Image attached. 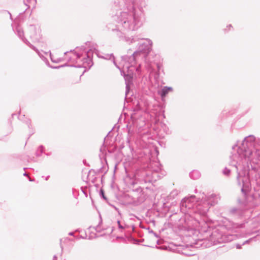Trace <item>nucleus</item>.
<instances>
[{"label": "nucleus", "mask_w": 260, "mask_h": 260, "mask_svg": "<svg viewBox=\"0 0 260 260\" xmlns=\"http://www.w3.org/2000/svg\"><path fill=\"white\" fill-rule=\"evenodd\" d=\"M139 0H111L113 7L117 13L114 17V20L121 25L126 31L137 30L142 25L140 15L142 13L141 10L136 9Z\"/></svg>", "instance_id": "1"}, {"label": "nucleus", "mask_w": 260, "mask_h": 260, "mask_svg": "<svg viewBox=\"0 0 260 260\" xmlns=\"http://www.w3.org/2000/svg\"><path fill=\"white\" fill-rule=\"evenodd\" d=\"M96 44L91 41H87L84 45L80 47H77L76 49L79 52L75 51L74 49L70 50L69 52H73L76 57V59L82 58V64H87L88 69L93 66L92 61L93 52L96 50Z\"/></svg>", "instance_id": "2"}, {"label": "nucleus", "mask_w": 260, "mask_h": 260, "mask_svg": "<svg viewBox=\"0 0 260 260\" xmlns=\"http://www.w3.org/2000/svg\"><path fill=\"white\" fill-rule=\"evenodd\" d=\"M237 164V162L234 160H231L230 162V165L236 168L237 173V180L238 184L239 186H242L241 188V192L242 193L245 199L247 200L249 196V193L251 190V183L248 178H243L245 175V173H244L243 175H242L238 171Z\"/></svg>", "instance_id": "3"}, {"label": "nucleus", "mask_w": 260, "mask_h": 260, "mask_svg": "<svg viewBox=\"0 0 260 260\" xmlns=\"http://www.w3.org/2000/svg\"><path fill=\"white\" fill-rule=\"evenodd\" d=\"M256 138L252 135L244 138L241 143V147H238L237 152L242 153L244 157L249 158L252 155L253 151L251 147L255 145Z\"/></svg>", "instance_id": "4"}, {"label": "nucleus", "mask_w": 260, "mask_h": 260, "mask_svg": "<svg viewBox=\"0 0 260 260\" xmlns=\"http://www.w3.org/2000/svg\"><path fill=\"white\" fill-rule=\"evenodd\" d=\"M210 240L213 245L226 243L232 240V236L224 235L219 233L218 230H215L210 235Z\"/></svg>", "instance_id": "5"}, {"label": "nucleus", "mask_w": 260, "mask_h": 260, "mask_svg": "<svg viewBox=\"0 0 260 260\" xmlns=\"http://www.w3.org/2000/svg\"><path fill=\"white\" fill-rule=\"evenodd\" d=\"M152 42L149 39L144 40V41L137 44L138 48L135 50L140 56L141 54L146 57L152 50Z\"/></svg>", "instance_id": "6"}, {"label": "nucleus", "mask_w": 260, "mask_h": 260, "mask_svg": "<svg viewBox=\"0 0 260 260\" xmlns=\"http://www.w3.org/2000/svg\"><path fill=\"white\" fill-rule=\"evenodd\" d=\"M127 53L128 54L121 56V60L125 62H127L131 67L135 66L139 55L135 50L133 51L132 48L128 49Z\"/></svg>", "instance_id": "7"}, {"label": "nucleus", "mask_w": 260, "mask_h": 260, "mask_svg": "<svg viewBox=\"0 0 260 260\" xmlns=\"http://www.w3.org/2000/svg\"><path fill=\"white\" fill-rule=\"evenodd\" d=\"M30 37L34 42H41L42 35L40 27L34 24H30L28 27Z\"/></svg>", "instance_id": "8"}, {"label": "nucleus", "mask_w": 260, "mask_h": 260, "mask_svg": "<svg viewBox=\"0 0 260 260\" xmlns=\"http://www.w3.org/2000/svg\"><path fill=\"white\" fill-rule=\"evenodd\" d=\"M153 168L152 171V177L156 180V178L159 179L165 175V171L162 170V166L159 162H156L152 164Z\"/></svg>", "instance_id": "9"}, {"label": "nucleus", "mask_w": 260, "mask_h": 260, "mask_svg": "<svg viewBox=\"0 0 260 260\" xmlns=\"http://www.w3.org/2000/svg\"><path fill=\"white\" fill-rule=\"evenodd\" d=\"M127 73H125L123 70H122L120 68V70L121 75L122 76L124 79L125 85H131L133 84V78H134V74L132 72L128 70V67Z\"/></svg>", "instance_id": "10"}, {"label": "nucleus", "mask_w": 260, "mask_h": 260, "mask_svg": "<svg viewBox=\"0 0 260 260\" xmlns=\"http://www.w3.org/2000/svg\"><path fill=\"white\" fill-rule=\"evenodd\" d=\"M202 199L204 200L205 203L210 206H214L218 202L217 196L215 193H212L210 196H206L203 193V196L202 197Z\"/></svg>", "instance_id": "11"}, {"label": "nucleus", "mask_w": 260, "mask_h": 260, "mask_svg": "<svg viewBox=\"0 0 260 260\" xmlns=\"http://www.w3.org/2000/svg\"><path fill=\"white\" fill-rule=\"evenodd\" d=\"M97 47H98V45H96V50L95 51H94L93 53H95L99 58H103V59H107V60H110V59H112V61H113L114 64L115 66V67L117 69H120L119 66H118L117 65V64L116 62L115 58L113 53L106 54L105 55H103V56L100 55H99V51L97 49Z\"/></svg>", "instance_id": "12"}, {"label": "nucleus", "mask_w": 260, "mask_h": 260, "mask_svg": "<svg viewBox=\"0 0 260 260\" xmlns=\"http://www.w3.org/2000/svg\"><path fill=\"white\" fill-rule=\"evenodd\" d=\"M226 229L236 231L237 229L243 228L244 226V223H235L233 221H229L225 225Z\"/></svg>", "instance_id": "13"}, {"label": "nucleus", "mask_w": 260, "mask_h": 260, "mask_svg": "<svg viewBox=\"0 0 260 260\" xmlns=\"http://www.w3.org/2000/svg\"><path fill=\"white\" fill-rule=\"evenodd\" d=\"M173 88L171 86H164L160 90L158 91V94L163 100L169 92H173Z\"/></svg>", "instance_id": "14"}, {"label": "nucleus", "mask_w": 260, "mask_h": 260, "mask_svg": "<svg viewBox=\"0 0 260 260\" xmlns=\"http://www.w3.org/2000/svg\"><path fill=\"white\" fill-rule=\"evenodd\" d=\"M125 237L126 241H128L133 244L139 245L142 242L144 241V239L139 240L136 239L131 233L129 234L125 233Z\"/></svg>", "instance_id": "15"}, {"label": "nucleus", "mask_w": 260, "mask_h": 260, "mask_svg": "<svg viewBox=\"0 0 260 260\" xmlns=\"http://www.w3.org/2000/svg\"><path fill=\"white\" fill-rule=\"evenodd\" d=\"M13 30L24 42V40L26 38L24 37V31L21 27L19 24H17L15 28H13Z\"/></svg>", "instance_id": "16"}, {"label": "nucleus", "mask_w": 260, "mask_h": 260, "mask_svg": "<svg viewBox=\"0 0 260 260\" xmlns=\"http://www.w3.org/2000/svg\"><path fill=\"white\" fill-rule=\"evenodd\" d=\"M18 118L20 120L22 121L23 123H25L27 125L29 129L31 128V120L29 118L25 117V116L24 115L21 116L20 112L19 113V115L18 116Z\"/></svg>", "instance_id": "17"}, {"label": "nucleus", "mask_w": 260, "mask_h": 260, "mask_svg": "<svg viewBox=\"0 0 260 260\" xmlns=\"http://www.w3.org/2000/svg\"><path fill=\"white\" fill-rule=\"evenodd\" d=\"M156 72H155L154 78L157 79L159 77L161 72L164 74V70L162 69V64L161 62H157L156 64Z\"/></svg>", "instance_id": "18"}, {"label": "nucleus", "mask_w": 260, "mask_h": 260, "mask_svg": "<svg viewBox=\"0 0 260 260\" xmlns=\"http://www.w3.org/2000/svg\"><path fill=\"white\" fill-rule=\"evenodd\" d=\"M189 175L191 179L197 180L200 177L201 173L198 170H194L189 173Z\"/></svg>", "instance_id": "19"}, {"label": "nucleus", "mask_w": 260, "mask_h": 260, "mask_svg": "<svg viewBox=\"0 0 260 260\" xmlns=\"http://www.w3.org/2000/svg\"><path fill=\"white\" fill-rule=\"evenodd\" d=\"M125 41L129 42V44H133L138 41L139 40H144L143 38L138 37V36H132L131 38L125 37Z\"/></svg>", "instance_id": "20"}, {"label": "nucleus", "mask_w": 260, "mask_h": 260, "mask_svg": "<svg viewBox=\"0 0 260 260\" xmlns=\"http://www.w3.org/2000/svg\"><path fill=\"white\" fill-rule=\"evenodd\" d=\"M106 166H104V165H103L99 169H98L96 172H95V171L93 169H91L88 172V174L90 173L91 172H93L94 174H96V173H98V174H100V173H102L103 172H105V171L106 170ZM89 176V174H88L87 175V178Z\"/></svg>", "instance_id": "21"}, {"label": "nucleus", "mask_w": 260, "mask_h": 260, "mask_svg": "<svg viewBox=\"0 0 260 260\" xmlns=\"http://www.w3.org/2000/svg\"><path fill=\"white\" fill-rule=\"evenodd\" d=\"M45 149V147L43 145H40L38 147V148H37V150L35 153L37 157L41 156L42 155V154L44 153Z\"/></svg>", "instance_id": "22"}, {"label": "nucleus", "mask_w": 260, "mask_h": 260, "mask_svg": "<svg viewBox=\"0 0 260 260\" xmlns=\"http://www.w3.org/2000/svg\"><path fill=\"white\" fill-rule=\"evenodd\" d=\"M230 213L233 215H240L242 213V212L240 208H233L230 210Z\"/></svg>", "instance_id": "23"}, {"label": "nucleus", "mask_w": 260, "mask_h": 260, "mask_svg": "<svg viewBox=\"0 0 260 260\" xmlns=\"http://www.w3.org/2000/svg\"><path fill=\"white\" fill-rule=\"evenodd\" d=\"M24 43L28 46L30 48H31L33 50H34L37 54L40 53V51L38 50V49L32 45L26 39H25L24 40Z\"/></svg>", "instance_id": "24"}, {"label": "nucleus", "mask_w": 260, "mask_h": 260, "mask_svg": "<svg viewBox=\"0 0 260 260\" xmlns=\"http://www.w3.org/2000/svg\"><path fill=\"white\" fill-rule=\"evenodd\" d=\"M62 66V68L65 67H74L76 68H86V67L84 64H78V65H75V64H69L68 63H66L63 64L61 65Z\"/></svg>", "instance_id": "25"}, {"label": "nucleus", "mask_w": 260, "mask_h": 260, "mask_svg": "<svg viewBox=\"0 0 260 260\" xmlns=\"http://www.w3.org/2000/svg\"><path fill=\"white\" fill-rule=\"evenodd\" d=\"M49 52L50 58V59L52 62H53L54 63H59L63 60V59L62 58H57V59H54L53 58V55H52L50 50L49 51Z\"/></svg>", "instance_id": "26"}, {"label": "nucleus", "mask_w": 260, "mask_h": 260, "mask_svg": "<svg viewBox=\"0 0 260 260\" xmlns=\"http://www.w3.org/2000/svg\"><path fill=\"white\" fill-rule=\"evenodd\" d=\"M99 195L101 199H103L108 203V199L105 196L104 190L102 188L100 190Z\"/></svg>", "instance_id": "27"}, {"label": "nucleus", "mask_w": 260, "mask_h": 260, "mask_svg": "<svg viewBox=\"0 0 260 260\" xmlns=\"http://www.w3.org/2000/svg\"><path fill=\"white\" fill-rule=\"evenodd\" d=\"M160 126L161 129H162L165 133L166 134H168L169 128L165 123L161 122L160 124Z\"/></svg>", "instance_id": "28"}, {"label": "nucleus", "mask_w": 260, "mask_h": 260, "mask_svg": "<svg viewBox=\"0 0 260 260\" xmlns=\"http://www.w3.org/2000/svg\"><path fill=\"white\" fill-rule=\"evenodd\" d=\"M173 227V224L171 222H166L164 223V227L162 228L161 230L162 231H164L165 230L167 229L168 228L172 229Z\"/></svg>", "instance_id": "29"}, {"label": "nucleus", "mask_w": 260, "mask_h": 260, "mask_svg": "<svg viewBox=\"0 0 260 260\" xmlns=\"http://www.w3.org/2000/svg\"><path fill=\"white\" fill-rule=\"evenodd\" d=\"M38 55L45 62L46 65L48 66L50 63L48 59L45 56H44L42 54H41L40 52V53H38Z\"/></svg>", "instance_id": "30"}, {"label": "nucleus", "mask_w": 260, "mask_h": 260, "mask_svg": "<svg viewBox=\"0 0 260 260\" xmlns=\"http://www.w3.org/2000/svg\"><path fill=\"white\" fill-rule=\"evenodd\" d=\"M117 223L118 225V228L121 232H123L124 231V228L123 227V225L121 224V221L119 219H118L117 220Z\"/></svg>", "instance_id": "31"}, {"label": "nucleus", "mask_w": 260, "mask_h": 260, "mask_svg": "<svg viewBox=\"0 0 260 260\" xmlns=\"http://www.w3.org/2000/svg\"><path fill=\"white\" fill-rule=\"evenodd\" d=\"M238 147H241V146H238V145L237 144H235L234 145H233L232 146V149L233 150H236V153L237 154V155L238 156H241V157H244V156H243V155L242 153L241 154V153H238L237 150H238Z\"/></svg>", "instance_id": "32"}, {"label": "nucleus", "mask_w": 260, "mask_h": 260, "mask_svg": "<svg viewBox=\"0 0 260 260\" xmlns=\"http://www.w3.org/2000/svg\"><path fill=\"white\" fill-rule=\"evenodd\" d=\"M24 4L27 7V8L30 7L29 4L32 2H36V0H23Z\"/></svg>", "instance_id": "33"}, {"label": "nucleus", "mask_w": 260, "mask_h": 260, "mask_svg": "<svg viewBox=\"0 0 260 260\" xmlns=\"http://www.w3.org/2000/svg\"><path fill=\"white\" fill-rule=\"evenodd\" d=\"M222 172L224 175L228 176L231 173V170L229 169L227 167H225Z\"/></svg>", "instance_id": "34"}, {"label": "nucleus", "mask_w": 260, "mask_h": 260, "mask_svg": "<svg viewBox=\"0 0 260 260\" xmlns=\"http://www.w3.org/2000/svg\"><path fill=\"white\" fill-rule=\"evenodd\" d=\"M129 131H130V129L128 128V135H127V139H126V143L128 145L129 148H130L131 150L133 151V148L130 145V141H131V140H130L129 138L128 137Z\"/></svg>", "instance_id": "35"}, {"label": "nucleus", "mask_w": 260, "mask_h": 260, "mask_svg": "<svg viewBox=\"0 0 260 260\" xmlns=\"http://www.w3.org/2000/svg\"><path fill=\"white\" fill-rule=\"evenodd\" d=\"M115 125L113 127V128L109 132V133H108V134L107 135V136H106V137L104 138V142H103V143L102 144V146H104V147H106V145H105V140H106V138H108L109 137H112L111 135H110V133L112 132V131L114 129V128L115 127Z\"/></svg>", "instance_id": "36"}, {"label": "nucleus", "mask_w": 260, "mask_h": 260, "mask_svg": "<svg viewBox=\"0 0 260 260\" xmlns=\"http://www.w3.org/2000/svg\"><path fill=\"white\" fill-rule=\"evenodd\" d=\"M197 245H199L200 246H203L204 241L202 239H198L194 243Z\"/></svg>", "instance_id": "37"}, {"label": "nucleus", "mask_w": 260, "mask_h": 260, "mask_svg": "<svg viewBox=\"0 0 260 260\" xmlns=\"http://www.w3.org/2000/svg\"><path fill=\"white\" fill-rule=\"evenodd\" d=\"M116 240H119V239H120V240H122V241L125 243H127V241L125 239V236L123 237V236H116Z\"/></svg>", "instance_id": "38"}, {"label": "nucleus", "mask_w": 260, "mask_h": 260, "mask_svg": "<svg viewBox=\"0 0 260 260\" xmlns=\"http://www.w3.org/2000/svg\"><path fill=\"white\" fill-rule=\"evenodd\" d=\"M133 191L137 192L138 193H141L143 191V188L139 186L138 187H137L135 189H133Z\"/></svg>", "instance_id": "39"}, {"label": "nucleus", "mask_w": 260, "mask_h": 260, "mask_svg": "<svg viewBox=\"0 0 260 260\" xmlns=\"http://www.w3.org/2000/svg\"><path fill=\"white\" fill-rule=\"evenodd\" d=\"M255 238V237H253V238H249V239H248V240L245 241L244 242H243V243H242V245H245L246 244L249 243L251 241L254 240Z\"/></svg>", "instance_id": "40"}, {"label": "nucleus", "mask_w": 260, "mask_h": 260, "mask_svg": "<svg viewBox=\"0 0 260 260\" xmlns=\"http://www.w3.org/2000/svg\"><path fill=\"white\" fill-rule=\"evenodd\" d=\"M48 67L53 69H59L62 68V66H61V65L58 66H51L50 63L49 64Z\"/></svg>", "instance_id": "41"}, {"label": "nucleus", "mask_w": 260, "mask_h": 260, "mask_svg": "<svg viewBox=\"0 0 260 260\" xmlns=\"http://www.w3.org/2000/svg\"><path fill=\"white\" fill-rule=\"evenodd\" d=\"M147 229L149 230V232L150 233H152V234H153V235H154V236L155 237H156V238H158V237H159L157 233H156L155 232H154L152 230H150V228H148Z\"/></svg>", "instance_id": "42"}, {"label": "nucleus", "mask_w": 260, "mask_h": 260, "mask_svg": "<svg viewBox=\"0 0 260 260\" xmlns=\"http://www.w3.org/2000/svg\"><path fill=\"white\" fill-rule=\"evenodd\" d=\"M110 205L112 207H113V208L118 212L119 215H120V216L121 215V213L118 208H117L116 206H115L114 205H113L110 204Z\"/></svg>", "instance_id": "43"}, {"label": "nucleus", "mask_w": 260, "mask_h": 260, "mask_svg": "<svg viewBox=\"0 0 260 260\" xmlns=\"http://www.w3.org/2000/svg\"><path fill=\"white\" fill-rule=\"evenodd\" d=\"M99 217H100V220L98 224L96 225V228H100L101 225L103 223V220H102V216H101V214L99 215Z\"/></svg>", "instance_id": "44"}, {"label": "nucleus", "mask_w": 260, "mask_h": 260, "mask_svg": "<svg viewBox=\"0 0 260 260\" xmlns=\"http://www.w3.org/2000/svg\"><path fill=\"white\" fill-rule=\"evenodd\" d=\"M129 85H126V87H125L126 89H125V98H126V97L127 96V94L129 93Z\"/></svg>", "instance_id": "45"}, {"label": "nucleus", "mask_w": 260, "mask_h": 260, "mask_svg": "<svg viewBox=\"0 0 260 260\" xmlns=\"http://www.w3.org/2000/svg\"><path fill=\"white\" fill-rule=\"evenodd\" d=\"M182 254L187 256L194 255V254L191 253L182 252Z\"/></svg>", "instance_id": "46"}, {"label": "nucleus", "mask_w": 260, "mask_h": 260, "mask_svg": "<svg viewBox=\"0 0 260 260\" xmlns=\"http://www.w3.org/2000/svg\"><path fill=\"white\" fill-rule=\"evenodd\" d=\"M107 171H108V169H107V170L105 171L104 174L101 177V183H103V179H104V175H105V174L107 173Z\"/></svg>", "instance_id": "47"}, {"label": "nucleus", "mask_w": 260, "mask_h": 260, "mask_svg": "<svg viewBox=\"0 0 260 260\" xmlns=\"http://www.w3.org/2000/svg\"><path fill=\"white\" fill-rule=\"evenodd\" d=\"M94 230L96 231V232L100 233L103 230L100 229V228H96V226L93 228Z\"/></svg>", "instance_id": "48"}, {"label": "nucleus", "mask_w": 260, "mask_h": 260, "mask_svg": "<svg viewBox=\"0 0 260 260\" xmlns=\"http://www.w3.org/2000/svg\"><path fill=\"white\" fill-rule=\"evenodd\" d=\"M242 244H236V247L237 249H240L242 248Z\"/></svg>", "instance_id": "49"}, {"label": "nucleus", "mask_w": 260, "mask_h": 260, "mask_svg": "<svg viewBox=\"0 0 260 260\" xmlns=\"http://www.w3.org/2000/svg\"><path fill=\"white\" fill-rule=\"evenodd\" d=\"M112 30L114 31H116L118 33H117V35L119 36V37H120L121 36V32H120L119 31H118L117 29H112Z\"/></svg>", "instance_id": "50"}, {"label": "nucleus", "mask_w": 260, "mask_h": 260, "mask_svg": "<svg viewBox=\"0 0 260 260\" xmlns=\"http://www.w3.org/2000/svg\"><path fill=\"white\" fill-rule=\"evenodd\" d=\"M5 12L7 13L10 15V18L11 20H13L12 16L11 14L8 11H4Z\"/></svg>", "instance_id": "51"}, {"label": "nucleus", "mask_w": 260, "mask_h": 260, "mask_svg": "<svg viewBox=\"0 0 260 260\" xmlns=\"http://www.w3.org/2000/svg\"><path fill=\"white\" fill-rule=\"evenodd\" d=\"M83 163L84 165L85 166H89V164L87 162L86 159H83Z\"/></svg>", "instance_id": "52"}, {"label": "nucleus", "mask_w": 260, "mask_h": 260, "mask_svg": "<svg viewBox=\"0 0 260 260\" xmlns=\"http://www.w3.org/2000/svg\"><path fill=\"white\" fill-rule=\"evenodd\" d=\"M255 144H257L260 145V139L256 138V141H255Z\"/></svg>", "instance_id": "53"}, {"label": "nucleus", "mask_w": 260, "mask_h": 260, "mask_svg": "<svg viewBox=\"0 0 260 260\" xmlns=\"http://www.w3.org/2000/svg\"><path fill=\"white\" fill-rule=\"evenodd\" d=\"M123 227L124 228V230H125L126 229L129 228V225L124 223V225H123Z\"/></svg>", "instance_id": "54"}, {"label": "nucleus", "mask_w": 260, "mask_h": 260, "mask_svg": "<svg viewBox=\"0 0 260 260\" xmlns=\"http://www.w3.org/2000/svg\"><path fill=\"white\" fill-rule=\"evenodd\" d=\"M61 242H62V239H60V248H61V252H62L63 251V247L61 244Z\"/></svg>", "instance_id": "55"}, {"label": "nucleus", "mask_w": 260, "mask_h": 260, "mask_svg": "<svg viewBox=\"0 0 260 260\" xmlns=\"http://www.w3.org/2000/svg\"><path fill=\"white\" fill-rule=\"evenodd\" d=\"M96 179H97L96 177H94L92 179L91 182L93 183H94L96 182Z\"/></svg>", "instance_id": "56"}, {"label": "nucleus", "mask_w": 260, "mask_h": 260, "mask_svg": "<svg viewBox=\"0 0 260 260\" xmlns=\"http://www.w3.org/2000/svg\"><path fill=\"white\" fill-rule=\"evenodd\" d=\"M68 235L69 236H74V232H70L68 233Z\"/></svg>", "instance_id": "57"}, {"label": "nucleus", "mask_w": 260, "mask_h": 260, "mask_svg": "<svg viewBox=\"0 0 260 260\" xmlns=\"http://www.w3.org/2000/svg\"><path fill=\"white\" fill-rule=\"evenodd\" d=\"M51 154H52V152H47V153H45V155L46 156H50Z\"/></svg>", "instance_id": "58"}, {"label": "nucleus", "mask_w": 260, "mask_h": 260, "mask_svg": "<svg viewBox=\"0 0 260 260\" xmlns=\"http://www.w3.org/2000/svg\"><path fill=\"white\" fill-rule=\"evenodd\" d=\"M226 27H227V28H228L229 30H230L231 29V28L232 27V25L231 24H229V25H227Z\"/></svg>", "instance_id": "59"}, {"label": "nucleus", "mask_w": 260, "mask_h": 260, "mask_svg": "<svg viewBox=\"0 0 260 260\" xmlns=\"http://www.w3.org/2000/svg\"><path fill=\"white\" fill-rule=\"evenodd\" d=\"M66 239L70 241H73V240L72 239L69 237H67Z\"/></svg>", "instance_id": "60"}, {"label": "nucleus", "mask_w": 260, "mask_h": 260, "mask_svg": "<svg viewBox=\"0 0 260 260\" xmlns=\"http://www.w3.org/2000/svg\"><path fill=\"white\" fill-rule=\"evenodd\" d=\"M52 260H57V257L56 255H54L53 256Z\"/></svg>", "instance_id": "61"}, {"label": "nucleus", "mask_w": 260, "mask_h": 260, "mask_svg": "<svg viewBox=\"0 0 260 260\" xmlns=\"http://www.w3.org/2000/svg\"><path fill=\"white\" fill-rule=\"evenodd\" d=\"M23 175L24 176H26V177H27V176H28V174H27V173L26 172H24V173H23Z\"/></svg>", "instance_id": "62"}, {"label": "nucleus", "mask_w": 260, "mask_h": 260, "mask_svg": "<svg viewBox=\"0 0 260 260\" xmlns=\"http://www.w3.org/2000/svg\"><path fill=\"white\" fill-rule=\"evenodd\" d=\"M94 186L96 188H98L99 187V184H94Z\"/></svg>", "instance_id": "63"}, {"label": "nucleus", "mask_w": 260, "mask_h": 260, "mask_svg": "<svg viewBox=\"0 0 260 260\" xmlns=\"http://www.w3.org/2000/svg\"><path fill=\"white\" fill-rule=\"evenodd\" d=\"M72 61V57H69L68 59V62H70V61Z\"/></svg>", "instance_id": "64"}]
</instances>
